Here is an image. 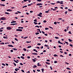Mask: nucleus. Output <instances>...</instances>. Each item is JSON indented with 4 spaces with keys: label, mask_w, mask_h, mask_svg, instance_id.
<instances>
[{
    "label": "nucleus",
    "mask_w": 73,
    "mask_h": 73,
    "mask_svg": "<svg viewBox=\"0 0 73 73\" xmlns=\"http://www.w3.org/2000/svg\"><path fill=\"white\" fill-rule=\"evenodd\" d=\"M7 29H8V30H11V29H12V28L10 27H6Z\"/></svg>",
    "instance_id": "nucleus-1"
},
{
    "label": "nucleus",
    "mask_w": 73,
    "mask_h": 73,
    "mask_svg": "<svg viewBox=\"0 0 73 73\" xmlns=\"http://www.w3.org/2000/svg\"><path fill=\"white\" fill-rule=\"evenodd\" d=\"M1 20H6V18L5 17H2L1 18Z\"/></svg>",
    "instance_id": "nucleus-2"
},
{
    "label": "nucleus",
    "mask_w": 73,
    "mask_h": 73,
    "mask_svg": "<svg viewBox=\"0 0 73 73\" xmlns=\"http://www.w3.org/2000/svg\"><path fill=\"white\" fill-rule=\"evenodd\" d=\"M17 31H19L20 32H22V30L21 29H17L16 30Z\"/></svg>",
    "instance_id": "nucleus-3"
},
{
    "label": "nucleus",
    "mask_w": 73,
    "mask_h": 73,
    "mask_svg": "<svg viewBox=\"0 0 73 73\" xmlns=\"http://www.w3.org/2000/svg\"><path fill=\"white\" fill-rule=\"evenodd\" d=\"M58 43H59V44H62V45H64V44H63V43L60 42V40H59L58 41Z\"/></svg>",
    "instance_id": "nucleus-4"
},
{
    "label": "nucleus",
    "mask_w": 73,
    "mask_h": 73,
    "mask_svg": "<svg viewBox=\"0 0 73 73\" xmlns=\"http://www.w3.org/2000/svg\"><path fill=\"white\" fill-rule=\"evenodd\" d=\"M36 5H42V4L41 3H37L36 4Z\"/></svg>",
    "instance_id": "nucleus-5"
},
{
    "label": "nucleus",
    "mask_w": 73,
    "mask_h": 73,
    "mask_svg": "<svg viewBox=\"0 0 73 73\" xmlns=\"http://www.w3.org/2000/svg\"><path fill=\"white\" fill-rule=\"evenodd\" d=\"M7 11L8 12H9V11L12 12V10H11L10 9H7Z\"/></svg>",
    "instance_id": "nucleus-6"
},
{
    "label": "nucleus",
    "mask_w": 73,
    "mask_h": 73,
    "mask_svg": "<svg viewBox=\"0 0 73 73\" xmlns=\"http://www.w3.org/2000/svg\"><path fill=\"white\" fill-rule=\"evenodd\" d=\"M40 63H37V66H41V64H39Z\"/></svg>",
    "instance_id": "nucleus-7"
},
{
    "label": "nucleus",
    "mask_w": 73,
    "mask_h": 73,
    "mask_svg": "<svg viewBox=\"0 0 73 73\" xmlns=\"http://www.w3.org/2000/svg\"><path fill=\"white\" fill-rule=\"evenodd\" d=\"M8 46H9V47H13V46L11 44L9 45H8Z\"/></svg>",
    "instance_id": "nucleus-8"
},
{
    "label": "nucleus",
    "mask_w": 73,
    "mask_h": 73,
    "mask_svg": "<svg viewBox=\"0 0 73 73\" xmlns=\"http://www.w3.org/2000/svg\"><path fill=\"white\" fill-rule=\"evenodd\" d=\"M0 5L1 6H2V7H4V6H5V5L3 4H0Z\"/></svg>",
    "instance_id": "nucleus-9"
},
{
    "label": "nucleus",
    "mask_w": 73,
    "mask_h": 73,
    "mask_svg": "<svg viewBox=\"0 0 73 73\" xmlns=\"http://www.w3.org/2000/svg\"><path fill=\"white\" fill-rule=\"evenodd\" d=\"M32 54H35V55H37V54H38L37 53H32Z\"/></svg>",
    "instance_id": "nucleus-10"
},
{
    "label": "nucleus",
    "mask_w": 73,
    "mask_h": 73,
    "mask_svg": "<svg viewBox=\"0 0 73 73\" xmlns=\"http://www.w3.org/2000/svg\"><path fill=\"white\" fill-rule=\"evenodd\" d=\"M46 64H48V65H50V63H49L48 62H46Z\"/></svg>",
    "instance_id": "nucleus-11"
},
{
    "label": "nucleus",
    "mask_w": 73,
    "mask_h": 73,
    "mask_svg": "<svg viewBox=\"0 0 73 73\" xmlns=\"http://www.w3.org/2000/svg\"><path fill=\"white\" fill-rule=\"evenodd\" d=\"M64 42H65V43H66V44H67V45H69V43H68V42H66V41H64Z\"/></svg>",
    "instance_id": "nucleus-12"
},
{
    "label": "nucleus",
    "mask_w": 73,
    "mask_h": 73,
    "mask_svg": "<svg viewBox=\"0 0 73 73\" xmlns=\"http://www.w3.org/2000/svg\"><path fill=\"white\" fill-rule=\"evenodd\" d=\"M37 19H35V20H34V21H35V22H37Z\"/></svg>",
    "instance_id": "nucleus-13"
},
{
    "label": "nucleus",
    "mask_w": 73,
    "mask_h": 73,
    "mask_svg": "<svg viewBox=\"0 0 73 73\" xmlns=\"http://www.w3.org/2000/svg\"><path fill=\"white\" fill-rule=\"evenodd\" d=\"M37 68V66H36L35 65L33 67V68Z\"/></svg>",
    "instance_id": "nucleus-14"
},
{
    "label": "nucleus",
    "mask_w": 73,
    "mask_h": 73,
    "mask_svg": "<svg viewBox=\"0 0 73 73\" xmlns=\"http://www.w3.org/2000/svg\"><path fill=\"white\" fill-rule=\"evenodd\" d=\"M13 50H17V48H13Z\"/></svg>",
    "instance_id": "nucleus-15"
},
{
    "label": "nucleus",
    "mask_w": 73,
    "mask_h": 73,
    "mask_svg": "<svg viewBox=\"0 0 73 73\" xmlns=\"http://www.w3.org/2000/svg\"><path fill=\"white\" fill-rule=\"evenodd\" d=\"M34 23L35 24V25H37V24H38V23H37V22H34Z\"/></svg>",
    "instance_id": "nucleus-16"
},
{
    "label": "nucleus",
    "mask_w": 73,
    "mask_h": 73,
    "mask_svg": "<svg viewBox=\"0 0 73 73\" xmlns=\"http://www.w3.org/2000/svg\"><path fill=\"white\" fill-rule=\"evenodd\" d=\"M38 16H39L40 17H41L42 16V15H40V14H38Z\"/></svg>",
    "instance_id": "nucleus-17"
},
{
    "label": "nucleus",
    "mask_w": 73,
    "mask_h": 73,
    "mask_svg": "<svg viewBox=\"0 0 73 73\" xmlns=\"http://www.w3.org/2000/svg\"><path fill=\"white\" fill-rule=\"evenodd\" d=\"M5 14H7V15H10V14L9 13H8L7 12H5Z\"/></svg>",
    "instance_id": "nucleus-18"
},
{
    "label": "nucleus",
    "mask_w": 73,
    "mask_h": 73,
    "mask_svg": "<svg viewBox=\"0 0 73 73\" xmlns=\"http://www.w3.org/2000/svg\"><path fill=\"white\" fill-rule=\"evenodd\" d=\"M54 57H56V56L58 57V55H57V54H55L54 55Z\"/></svg>",
    "instance_id": "nucleus-19"
},
{
    "label": "nucleus",
    "mask_w": 73,
    "mask_h": 73,
    "mask_svg": "<svg viewBox=\"0 0 73 73\" xmlns=\"http://www.w3.org/2000/svg\"><path fill=\"white\" fill-rule=\"evenodd\" d=\"M21 58H22V59H24V58H25L24 56H21Z\"/></svg>",
    "instance_id": "nucleus-20"
},
{
    "label": "nucleus",
    "mask_w": 73,
    "mask_h": 73,
    "mask_svg": "<svg viewBox=\"0 0 73 73\" xmlns=\"http://www.w3.org/2000/svg\"><path fill=\"white\" fill-rule=\"evenodd\" d=\"M37 27V28H40V27H39V26H37V25L36 26H35V28H36V27Z\"/></svg>",
    "instance_id": "nucleus-21"
},
{
    "label": "nucleus",
    "mask_w": 73,
    "mask_h": 73,
    "mask_svg": "<svg viewBox=\"0 0 73 73\" xmlns=\"http://www.w3.org/2000/svg\"><path fill=\"white\" fill-rule=\"evenodd\" d=\"M32 60L33 61V62H36V60L35 59H33Z\"/></svg>",
    "instance_id": "nucleus-22"
},
{
    "label": "nucleus",
    "mask_w": 73,
    "mask_h": 73,
    "mask_svg": "<svg viewBox=\"0 0 73 73\" xmlns=\"http://www.w3.org/2000/svg\"><path fill=\"white\" fill-rule=\"evenodd\" d=\"M68 40L70 42H71L72 41V40L71 39H70V38L68 39Z\"/></svg>",
    "instance_id": "nucleus-23"
},
{
    "label": "nucleus",
    "mask_w": 73,
    "mask_h": 73,
    "mask_svg": "<svg viewBox=\"0 0 73 73\" xmlns=\"http://www.w3.org/2000/svg\"><path fill=\"white\" fill-rule=\"evenodd\" d=\"M27 7V6L26 5V6H23L22 7V8H25V7Z\"/></svg>",
    "instance_id": "nucleus-24"
},
{
    "label": "nucleus",
    "mask_w": 73,
    "mask_h": 73,
    "mask_svg": "<svg viewBox=\"0 0 73 73\" xmlns=\"http://www.w3.org/2000/svg\"><path fill=\"white\" fill-rule=\"evenodd\" d=\"M66 69H68V70H71V69L69 68H66Z\"/></svg>",
    "instance_id": "nucleus-25"
},
{
    "label": "nucleus",
    "mask_w": 73,
    "mask_h": 73,
    "mask_svg": "<svg viewBox=\"0 0 73 73\" xmlns=\"http://www.w3.org/2000/svg\"><path fill=\"white\" fill-rule=\"evenodd\" d=\"M31 47H32V46H29L27 47V48H31Z\"/></svg>",
    "instance_id": "nucleus-26"
},
{
    "label": "nucleus",
    "mask_w": 73,
    "mask_h": 73,
    "mask_svg": "<svg viewBox=\"0 0 73 73\" xmlns=\"http://www.w3.org/2000/svg\"><path fill=\"white\" fill-rule=\"evenodd\" d=\"M54 64L57 63V61H54Z\"/></svg>",
    "instance_id": "nucleus-27"
},
{
    "label": "nucleus",
    "mask_w": 73,
    "mask_h": 73,
    "mask_svg": "<svg viewBox=\"0 0 73 73\" xmlns=\"http://www.w3.org/2000/svg\"><path fill=\"white\" fill-rule=\"evenodd\" d=\"M55 38H56V39H58V38H58L57 37H55Z\"/></svg>",
    "instance_id": "nucleus-28"
},
{
    "label": "nucleus",
    "mask_w": 73,
    "mask_h": 73,
    "mask_svg": "<svg viewBox=\"0 0 73 73\" xmlns=\"http://www.w3.org/2000/svg\"><path fill=\"white\" fill-rule=\"evenodd\" d=\"M36 1H39V2H41V1H42L41 0H37Z\"/></svg>",
    "instance_id": "nucleus-29"
},
{
    "label": "nucleus",
    "mask_w": 73,
    "mask_h": 73,
    "mask_svg": "<svg viewBox=\"0 0 73 73\" xmlns=\"http://www.w3.org/2000/svg\"><path fill=\"white\" fill-rule=\"evenodd\" d=\"M43 23H46V21L44 20L43 21Z\"/></svg>",
    "instance_id": "nucleus-30"
},
{
    "label": "nucleus",
    "mask_w": 73,
    "mask_h": 73,
    "mask_svg": "<svg viewBox=\"0 0 73 73\" xmlns=\"http://www.w3.org/2000/svg\"><path fill=\"white\" fill-rule=\"evenodd\" d=\"M23 50H24V51H26L27 50V49L25 48H23Z\"/></svg>",
    "instance_id": "nucleus-31"
},
{
    "label": "nucleus",
    "mask_w": 73,
    "mask_h": 73,
    "mask_svg": "<svg viewBox=\"0 0 73 73\" xmlns=\"http://www.w3.org/2000/svg\"><path fill=\"white\" fill-rule=\"evenodd\" d=\"M3 38H8L7 37H6L5 36H3Z\"/></svg>",
    "instance_id": "nucleus-32"
},
{
    "label": "nucleus",
    "mask_w": 73,
    "mask_h": 73,
    "mask_svg": "<svg viewBox=\"0 0 73 73\" xmlns=\"http://www.w3.org/2000/svg\"><path fill=\"white\" fill-rule=\"evenodd\" d=\"M27 42V43H30V42H31V41H27V42Z\"/></svg>",
    "instance_id": "nucleus-33"
},
{
    "label": "nucleus",
    "mask_w": 73,
    "mask_h": 73,
    "mask_svg": "<svg viewBox=\"0 0 73 73\" xmlns=\"http://www.w3.org/2000/svg\"><path fill=\"white\" fill-rule=\"evenodd\" d=\"M15 70L16 71V72H18V70H17V68L15 69Z\"/></svg>",
    "instance_id": "nucleus-34"
},
{
    "label": "nucleus",
    "mask_w": 73,
    "mask_h": 73,
    "mask_svg": "<svg viewBox=\"0 0 73 73\" xmlns=\"http://www.w3.org/2000/svg\"><path fill=\"white\" fill-rule=\"evenodd\" d=\"M2 65H3V66H5V64L4 63H2Z\"/></svg>",
    "instance_id": "nucleus-35"
},
{
    "label": "nucleus",
    "mask_w": 73,
    "mask_h": 73,
    "mask_svg": "<svg viewBox=\"0 0 73 73\" xmlns=\"http://www.w3.org/2000/svg\"><path fill=\"white\" fill-rule=\"evenodd\" d=\"M15 40L16 41H18V40L17 38H15Z\"/></svg>",
    "instance_id": "nucleus-36"
},
{
    "label": "nucleus",
    "mask_w": 73,
    "mask_h": 73,
    "mask_svg": "<svg viewBox=\"0 0 73 73\" xmlns=\"http://www.w3.org/2000/svg\"><path fill=\"white\" fill-rule=\"evenodd\" d=\"M67 13H68V11H66L65 12V14H66H66H67Z\"/></svg>",
    "instance_id": "nucleus-37"
},
{
    "label": "nucleus",
    "mask_w": 73,
    "mask_h": 73,
    "mask_svg": "<svg viewBox=\"0 0 73 73\" xmlns=\"http://www.w3.org/2000/svg\"><path fill=\"white\" fill-rule=\"evenodd\" d=\"M38 34H39V33H35V35H38Z\"/></svg>",
    "instance_id": "nucleus-38"
},
{
    "label": "nucleus",
    "mask_w": 73,
    "mask_h": 73,
    "mask_svg": "<svg viewBox=\"0 0 73 73\" xmlns=\"http://www.w3.org/2000/svg\"><path fill=\"white\" fill-rule=\"evenodd\" d=\"M48 29H49L48 28H45V30H48Z\"/></svg>",
    "instance_id": "nucleus-39"
},
{
    "label": "nucleus",
    "mask_w": 73,
    "mask_h": 73,
    "mask_svg": "<svg viewBox=\"0 0 73 73\" xmlns=\"http://www.w3.org/2000/svg\"><path fill=\"white\" fill-rule=\"evenodd\" d=\"M42 33L43 34H45V32L42 31Z\"/></svg>",
    "instance_id": "nucleus-40"
},
{
    "label": "nucleus",
    "mask_w": 73,
    "mask_h": 73,
    "mask_svg": "<svg viewBox=\"0 0 73 73\" xmlns=\"http://www.w3.org/2000/svg\"><path fill=\"white\" fill-rule=\"evenodd\" d=\"M68 11H72V10L70 9H68Z\"/></svg>",
    "instance_id": "nucleus-41"
},
{
    "label": "nucleus",
    "mask_w": 73,
    "mask_h": 73,
    "mask_svg": "<svg viewBox=\"0 0 73 73\" xmlns=\"http://www.w3.org/2000/svg\"><path fill=\"white\" fill-rule=\"evenodd\" d=\"M54 24H55V25L57 24V22H55L54 23Z\"/></svg>",
    "instance_id": "nucleus-42"
},
{
    "label": "nucleus",
    "mask_w": 73,
    "mask_h": 73,
    "mask_svg": "<svg viewBox=\"0 0 73 73\" xmlns=\"http://www.w3.org/2000/svg\"><path fill=\"white\" fill-rule=\"evenodd\" d=\"M37 45H41V44H40V43H38L37 44Z\"/></svg>",
    "instance_id": "nucleus-43"
},
{
    "label": "nucleus",
    "mask_w": 73,
    "mask_h": 73,
    "mask_svg": "<svg viewBox=\"0 0 73 73\" xmlns=\"http://www.w3.org/2000/svg\"><path fill=\"white\" fill-rule=\"evenodd\" d=\"M17 12L18 13H21V12H20V11H17Z\"/></svg>",
    "instance_id": "nucleus-44"
},
{
    "label": "nucleus",
    "mask_w": 73,
    "mask_h": 73,
    "mask_svg": "<svg viewBox=\"0 0 73 73\" xmlns=\"http://www.w3.org/2000/svg\"><path fill=\"white\" fill-rule=\"evenodd\" d=\"M44 46H46H46H48V47H49V46L47 45H44Z\"/></svg>",
    "instance_id": "nucleus-45"
},
{
    "label": "nucleus",
    "mask_w": 73,
    "mask_h": 73,
    "mask_svg": "<svg viewBox=\"0 0 73 73\" xmlns=\"http://www.w3.org/2000/svg\"><path fill=\"white\" fill-rule=\"evenodd\" d=\"M28 38V36L25 37L24 38V39H26V38Z\"/></svg>",
    "instance_id": "nucleus-46"
},
{
    "label": "nucleus",
    "mask_w": 73,
    "mask_h": 73,
    "mask_svg": "<svg viewBox=\"0 0 73 73\" xmlns=\"http://www.w3.org/2000/svg\"><path fill=\"white\" fill-rule=\"evenodd\" d=\"M20 64L21 65H23V63H20Z\"/></svg>",
    "instance_id": "nucleus-47"
},
{
    "label": "nucleus",
    "mask_w": 73,
    "mask_h": 73,
    "mask_svg": "<svg viewBox=\"0 0 73 73\" xmlns=\"http://www.w3.org/2000/svg\"><path fill=\"white\" fill-rule=\"evenodd\" d=\"M21 71H22V72H23V73H24V70H21Z\"/></svg>",
    "instance_id": "nucleus-48"
},
{
    "label": "nucleus",
    "mask_w": 73,
    "mask_h": 73,
    "mask_svg": "<svg viewBox=\"0 0 73 73\" xmlns=\"http://www.w3.org/2000/svg\"><path fill=\"white\" fill-rule=\"evenodd\" d=\"M13 64H14L15 66H16V64L15 63V62L13 63Z\"/></svg>",
    "instance_id": "nucleus-49"
},
{
    "label": "nucleus",
    "mask_w": 73,
    "mask_h": 73,
    "mask_svg": "<svg viewBox=\"0 0 73 73\" xmlns=\"http://www.w3.org/2000/svg\"><path fill=\"white\" fill-rule=\"evenodd\" d=\"M70 46L72 47V46H73V45H72V44H70Z\"/></svg>",
    "instance_id": "nucleus-50"
},
{
    "label": "nucleus",
    "mask_w": 73,
    "mask_h": 73,
    "mask_svg": "<svg viewBox=\"0 0 73 73\" xmlns=\"http://www.w3.org/2000/svg\"><path fill=\"white\" fill-rule=\"evenodd\" d=\"M42 13H39V14H38V15H42Z\"/></svg>",
    "instance_id": "nucleus-51"
},
{
    "label": "nucleus",
    "mask_w": 73,
    "mask_h": 73,
    "mask_svg": "<svg viewBox=\"0 0 73 73\" xmlns=\"http://www.w3.org/2000/svg\"><path fill=\"white\" fill-rule=\"evenodd\" d=\"M49 28H51V29H53V28H52V27H49Z\"/></svg>",
    "instance_id": "nucleus-52"
},
{
    "label": "nucleus",
    "mask_w": 73,
    "mask_h": 73,
    "mask_svg": "<svg viewBox=\"0 0 73 73\" xmlns=\"http://www.w3.org/2000/svg\"><path fill=\"white\" fill-rule=\"evenodd\" d=\"M50 4H52V5H54L55 3H51Z\"/></svg>",
    "instance_id": "nucleus-53"
},
{
    "label": "nucleus",
    "mask_w": 73,
    "mask_h": 73,
    "mask_svg": "<svg viewBox=\"0 0 73 73\" xmlns=\"http://www.w3.org/2000/svg\"><path fill=\"white\" fill-rule=\"evenodd\" d=\"M68 33H69V34H72V33H71V32L70 31H69L68 32Z\"/></svg>",
    "instance_id": "nucleus-54"
},
{
    "label": "nucleus",
    "mask_w": 73,
    "mask_h": 73,
    "mask_svg": "<svg viewBox=\"0 0 73 73\" xmlns=\"http://www.w3.org/2000/svg\"><path fill=\"white\" fill-rule=\"evenodd\" d=\"M50 68L51 70H52L53 69L52 68V66H50Z\"/></svg>",
    "instance_id": "nucleus-55"
},
{
    "label": "nucleus",
    "mask_w": 73,
    "mask_h": 73,
    "mask_svg": "<svg viewBox=\"0 0 73 73\" xmlns=\"http://www.w3.org/2000/svg\"><path fill=\"white\" fill-rule=\"evenodd\" d=\"M44 35L45 36H48V34H45Z\"/></svg>",
    "instance_id": "nucleus-56"
},
{
    "label": "nucleus",
    "mask_w": 73,
    "mask_h": 73,
    "mask_svg": "<svg viewBox=\"0 0 73 73\" xmlns=\"http://www.w3.org/2000/svg\"><path fill=\"white\" fill-rule=\"evenodd\" d=\"M13 21V23H16L17 22H16V21Z\"/></svg>",
    "instance_id": "nucleus-57"
},
{
    "label": "nucleus",
    "mask_w": 73,
    "mask_h": 73,
    "mask_svg": "<svg viewBox=\"0 0 73 73\" xmlns=\"http://www.w3.org/2000/svg\"><path fill=\"white\" fill-rule=\"evenodd\" d=\"M10 52H13V50H10Z\"/></svg>",
    "instance_id": "nucleus-58"
},
{
    "label": "nucleus",
    "mask_w": 73,
    "mask_h": 73,
    "mask_svg": "<svg viewBox=\"0 0 73 73\" xmlns=\"http://www.w3.org/2000/svg\"><path fill=\"white\" fill-rule=\"evenodd\" d=\"M4 29V27H2L0 29Z\"/></svg>",
    "instance_id": "nucleus-59"
},
{
    "label": "nucleus",
    "mask_w": 73,
    "mask_h": 73,
    "mask_svg": "<svg viewBox=\"0 0 73 73\" xmlns=\"http://www.w3.org/2000/svg\"><path fill=\"white\" fill-rule=\"evenodd\" d=\"M48 12H49V11H46L45 12V13H48Z\"/></svg>",
    "instance_id": "nucleus-60"
},
{
    "label": "nucleus",
    "mask_w": 73,
    "mask_h": 73,
    "mask_svg": "<svg viewBox=\"0 0 73 73\" xmlns=\"http://www.w3.org/2000/svg\"><path fill=\"white\" fill-rule=\"evenodd\" d=\"M30 57H31L29 56L27 57V58H30Z\"/></svg>",
    "instance_id": "nucleus-61"
},
{
    "label": "nucleus",
    "mask_w": 73,
    "mask_h": 73,
    "mask_svg": "<svg viewBox=\"0 0 73 73\" xmlns=\"http://www.w3.org/2000/svg\"><path fill=\"white\" fill-rule=\"evenodd\" d=\"M57 3H60V2L59 1H58L57 2Z\"/></svg>",
    "instance_id": "nucleus-62"
},
{
    "label": "nucleus",
    "mask_w": 73,
    "mask_h": 73,
    "mask_svg": "<svg viewBox=\"0 0 73 73\" xmlns=\"http://www.w3.org/2000/svg\"><path fill=\"white\" fill-rule=\"evenodd\" d=\"M6 64V66H8V64H7V63H5Z\"/></svg>",
    "instance_id": "nucleus-63"
},
{
    "label": "nucleus",
    "mask_w": 73,
    "mask_h": 73,
    "mask_svg": "<svg viewBox=\"0 0 73 73\" xmlns=\"http://www.w3.org/2000/svg\"><path fill=\"white\" fill-rule=\"evenodd\" d=\"M64 32H66V31H67V30H66V29H65L64 30Z\"/></svg>",
    "instance_id": "nucleus-64"
}]
</instances>
